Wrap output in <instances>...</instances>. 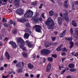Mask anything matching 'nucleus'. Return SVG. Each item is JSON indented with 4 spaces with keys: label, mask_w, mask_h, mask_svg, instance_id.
I'll list each match as a JSON object with an SVG mask.
<instances>
[{
    "label": "nucleus",
    "mask_w": 78,
    "mask_h": 78,
    "mask_svg": "<svg viewBox=\"0 0 78 78\" xmlns=\"http://www.w3.org/2000/svg\"><path fill=\"white\" fill-rule=\"evenodd\" d=\"M16 39L17 42L19 43V44H20V48H22L23 50H24V51H27V50L26 47H24L25 46V44H26L30 48H32L33 47V45L31 44L28 41H26V42H25L22 38L20 37L16 38Z\"/></svg>",
    "instance_id": "1"
},
{
    "label": "nucleus",
    "mask_w": 78,
    "mask_h": 78,
    "mask_svg": "<svg viewBox=\"0 0 78 78\" xmlns=\"http://www.w3.org/2000/svg\"><path fill=\"white\" fill-rule=\"evenodd\" d=\"M33 12L32 11L30 10H29L27 11L26 13L24 14V17H27V18H29V17H31L33 16Z\"/></svg>",
    "instance_id": "2"
},
{
    "label": "nucleus",
    "mask_w": 78,
    "mask_h": 78,
    "mask_svg": "<svg viewBox=\"0 0 78 78\" xmlns=\"http://www.w3.org/2000/svg\"><path fill=\"white\" fill-rule=\"evenodd\" d=\"M46 25L49 26L50 27H51L55 25V23L54 22L51 18H49L46 23Z\"/></svg>",
    "instance_id": "3"
},
{
    "label": "nucleus",
    "mask_w": 78,
    "mask_h": 78,
    "mask_svg": "<svg viewBox=\"0 0 78 78\" xmlns=\"http://www.w3.org/2000/svg\"><path fill=\"white\" fill-rule=\"evenodd\" d=\"M51 52V51L50 50L47 49H44L41 50V54H44V55H49Z\"/></svg>",
    "instance_id": "4"
},
{
    "label": "nucleus",
    "mask_w": 78,
    "mask_h": 78,
    "mask_svg": "<svg viewBox=\"0 0 78 78\" xmlns=\"http://www.w3.org/2000/svg\"><path fill=\"white\" fill-rule=\"evenodd\" d=\"M39 17V14H36L35 16L34 17H33L32 19V20L35 23H38V21L37 19V18Z\"/></svg>",
    "instance_id": "5"
},
{
    "label": "nucleus",
    "mask_w": 78,
    "mask_h": 78,
    "mask_svg": "<svg viewBox=\"0 0 78 78\" xmlns=\"http://www.w3.org/2000/svg\"><path fill=\"white\" fill-rule=\"evenodd\" d=\"M34 28L35 29V31L38 33L41 32V27L39 25H36L34 27Z\"/></svg>",
    "instance_id": "6"
},
{
    "label": "nucleus",
    "mask_w": 78,
    "mask_h": 78,
    "mask_svg": "<svg viewBox=\"0 0 78 78\" xmlns=\"http://www.w3.org/2000/svg\"><path fill=\"white\" fill-rule=\"evenodd\" d=\"M16 13L19 15H22L23 14V10L22 9H17L16 12Z\"/></svg>",
    "instance_id": "7"
},
{
    "label": "nucleus",
    "mask_w": 78,
    "mask_h": 78,
    "mask_svg": "<svg viewBox=\"0 0 78 78\" xmlns=\"http://www.w3.org/2000/svg\"><path fill=\"white\" fill-rule=\"evenodd\" d=\"M9 44L12 45L13 48H17V45L15 42L10 41L9 42Z\"/></svg>",
    "instance_id": "8"
},
{
    "label": "nucleus",
    "mask_w": 78,
    "mask_h": 78,
    "mask_svg": "<svg viewBox=\"0 0 78 78\" xmlns=\"http://www.w3.org/2000/svg\"><path fill=\"white\" fill-rule=\"evenodd\" d=\"M63 16L64 17L66 21L68 22H69V17L68 16V13H64L63 14Z\"/></svg>",
    "instance_id": "9"
},
{
    "label": "nucleus",
    "mask_w": 78,
    "mask_h": 78,
    "mask_svg": "<svg viewBox=\"0 0 78 78\" xmlns=\"http://www.w3.org/2000/svg\"><path fill=\"white\" fill-rule=\"evenodd\" d=\"M17 21L18 22H25L27 21V20L25 18H22L21 19H17Z\"/></svg>",
    "instance_id": "10"
},
{
    "label": "nucleus",
    "mask_w": 78,
    "mask_h": 78,
    "mask_svg": "<svg viewBox=\"0 0 78 78\" xmlns=\"http://www.w3.org/2000/svg\"><path fill=\"white\" fill-rule=\"evenodd\" d=\"M14 3L15 6H19L20 5V0H14Z\"/></svg>",
    "instance_id": "11"
},
{
    "label": "nucleus",
    "mask_w": 78,
    "mask_h": 78,
    "mask_svg": "<svg viewBox=\"0 0 78 78\" xmlns=\"http://www.w3.org/2000/svg\"><path fill=\"white\" fill-rule=\"evenodd\" d=\"M51 64L49 63L47 66V68L46 69L47 72H50V69H51Z\"/></svg>",
    "instance_id": "12"
},
{
    "label": "nucleus",
    "mask_w": 78,
    "mask_h": 78,
    "mask_svg": "<svg viewBox=\"0 0 78 78\" xmlns=\"http://www.w3.org/2000/svg\"><path fill=\"white\" fill-rule=\"evenodd\" d=\"M58 23L59 25H60V26H61V25H62V18L61 17H58Z\"/></svg>",
    "instance_id": "13"
},
{
    "label": "nucleus",
    "mask_w": 78,
    "mask_h": 78,
    "mask_svg": "<svg viewBox=\"0 0 78 78\" xmlns=\"http://www.w3.org/2000/svg\"><path fill=\"white\" fill-rule=\"evenodd\" d=\"M5 55L7 59H8L9 60V59H10V55H9V53H8V52L6 51L5 52Z\"/></svg>",
    "instance_id": "14"
},
{
    "label": "nucleus",
    "mask_w": 78,
    "mask_h": 78,
    "mask_svg": "<svg viewBox=\"0 0 78 78\" xmlns=\"http://www.w3.org/2000/svg\"><path fill=\"white\" fill-rule=\"evenodd\" d=\"M27 66L30 69H32L34 68V66L31 63H29L27 65Z\"/></svg>",
    "instance_id": "15"
},
{
    "label": "nucleus",
    "mask_w": 78,
    "mask_h": 78,
    "mask_svg": "<svg viewBox=\"0 0 78 78\" xmlns=\"http://www.w3.org/2000/svg\"><path fill=\"white\" fill-rule=\"evenodd\" d=\"M66 30H64L62 32V33H61L60 35V37H63L64 35L66 34Z\"/></svg>",
    "instance_id": "16"
},
{
    "label": "nucleus",
    "mask_w": 78,
    "mask_h": 78,
    "mask_svg": "<svg viewBox=\"0 0 78 78\" xmlns=\"http://www.w3.org/2000/svg\"><path fill=\"white\" fill-rule=\"evenodd\" d=\"M30 35L28 33H26L24 35V38L25 39H28Z\"/></svg>",
    "instance_id": "17"
},
{
    "label": "nucleus",
    "mask_w": 78,
    "mask_h": 78,
    "mask_svg": "<svg viewBox=\"0 0 78 78\" xmlns=\"http://www.w3.org/2000/svg\"><path fill=\"white\" fill-rule=\"evenodd\" d=\"M22 55L23 56V57L25 58H28V54L26 52H23L22 53Z\"/></svg>",
    "instance_id": "18"
},
{
    "label": "nucleus",
    "mask_w": 78,
    "mask_h": 78,
    "mask_svg": "<svg viewBox=\"0 0 78 78\" xmlns=\"http://www.w3.org/2000/svg\"><path fill=\"white\" fill-rule=\"evenodd\" d=\"M44 46L46 48L49 47H50V43L48 42H45Z\"/></svg>",
    "instance_id": "19"
},
{
    "label": "nucleus",
    "mask_w": 78,
    "mask_h": 78,
    "mask_svg": "<svg viewBox=\"0 0 78 78\" xmlns=\"http://www.w3.org/2000/svg\"><path fill=\"white\" fill-rule=\"evenodd\" d=\"M21 64V62H18L16 65V67L18 68H22V66L20 65Z\"/></svg>",
    "instance_id": "20"
},
{
    "label": "nucleus",
    "mask_w": 78,
    "mask_h": 78,
    "mask_svg": "<svg viewBox=\"0 0 78 78\" xmlns=\"http://www.w3.org/2000/svg\"><path fill=\"white\" fill-rule=\"evenodd\" d=\"M72 24L74 27H76L77 26V24L76 23V21L74 20L72 21Z\"/></svg>",
    "instance_id": "21"
},
{
    "label": "nucleus",
    "mask_w": 78,
    "mask_h": 78,
    "mask_svg": "<svg viewBox=\"0 0 78 78\" xmlns=\"http://www.w3.org/2000/svg\"><path fill=\"white\" fill-rule=\"evenodd\" d=\"M65 39L67 40V41H72L73 38H72V37H69L68 38L66 37Z\"/></svg>",
    "instance_id": "22"
},
{
    "label": "nucleus",
    "mask_w": 78,
    "mask_h": 78,
    "mask_svg": "<svg viewBox=\"0 0 78 78\" xmlns=\"http://www.w3.org/2000/svg\"><path fill=\"white\" fill-rule=\"evenodd\" d=\"M17 70H16L17 72H18V73H21V72H22V69L20 68H17Z\"/></svg>",
    "instance_id": "23"
},
{
    "label": "nucleus",
    "mask_w": 78,
    "mask_h": 78,
    "mask_svg": "<svg viewBox=\"0 0 78 78\" xmlns=\"http://www.w3.org/2000/svg\"><path fill=\"white\" fill-rule=\"evenodd\" d=\"M62 47V44H61L57 48V51H61V49H60Z\"/></svg>",
    "instance_id": "24"
},
{
    "label": "nucleus",
    "mask_w": 78,
    "mask_h": 78,
    "mask_svg": "<svg viewBox=\"0 0 78 78\" xmlns=\"http://www.w3.org/2000/svg\"><path fill=\"white\" fill-rule=\"evenodd\" d=\"M48 61H50V62H52L53 60V59L52 57H49L48 58Z\"/></svg>",
    "instance_id": "25"
},
{
    "label": "nucleus",
    "mask_w": 78,
    "mask_h": 78,
    "mask_svg": "<svg viewBox=\"0 0 78 78\" xmlns=\"http://www.w3.org/2000/svg\"><path fill=\"white\" fill-rule=\"evenodd\" d=\"M74 65L72 64H70L69 65V68H70V69H72V68H73L74 67Z\"/></svg>",
    "instance_id": "26"
},
{
    "label": "nucleus",
    "mask_w": 78,
    "mask_h": 78,
    "mask_svg": "<svg viewBox=\"0 0 78 78\" xmlns=\"http://www.w3.org/2000/svg\"><path fill=\"white\" fill-rule=\"evenodd\" d=\"M24 31L25 32H28L29 33H31V32L28 29H26L24 30Z\"/></svg>",
    "instance_id": "27"
},
{
    "label": "nucleus",
    "mask_w": 78,
    "mask_h": 78,
    "mask_svg": "<svg viewBox=\"0 0 78 78\" xmlns=\"http://www.w3.org/2000/svg\"><path fill=\"white\" fill-rule=\"evenodd\" d=\"M49 14L50 16H52L53 14H54V12L52 10H51L49 12Z\"/></svg>",
    "instance_id": "28"
},
{
    "label": "nucleus",
    "mask_w": 78,
    "mask_h": 78,
    "mask_svg": "<svg viewBox=\"0 0 78 78\" xmlns=\"http://www.w3.org/2000/svg\"><path fill=\"white\" fill-rule=\"evenodd\" d=\"M70 48H72L73 47V45L74 44L73 43V42H70Z\"/></svg>",
    "instance_id": "29"
},
{
    "label": "nucleus",
    "mask_w": 78,
    "mask_h": 78,
    "mask_svg": "<svg viewBox=\"0 0 78 78\" xmlns=\"http://www.w3.org/2000/svg\"><path fill=\"white\" fill-rule=\"evenodd\" d=\"M17 30L16 29L12 31L13 33V34H17Z\"/></svg>",
    "instance_id": "30"
},
{
    "label": "nucleus",
    "mask_w": 78,
    "mask_h": 78,
    "mask_svg": "<svg viewBox=\"0 0 78 78\" xmlns=\"http://www.w3.org/2000/svg\"><path fill=\"white\" fill-rule=\"evenodd\" d=\"M62 50L63 51H65V52H67V51H68V50L66 49V48H64Z\"/></svg>",
    "instance_id": "31"
},
{
    "label": "nucleus",
    "mask_w": 78,
    "mask_h": 78,
    "mask_svg": "<svg viewBox=\"0 0 78 78\" xmlns=\"http://www.w3.org/2000/svg\"><path fill=\"white\" fill-rule=\"evenodd\" d=\"M31 5H33V6H35L37 5V2H33L32 4H31Z\"/></svg>",
    "instance_id": "32"
},
{
    "label": "nucleus",
    "mask_w": 78,
    "mask_h": 78,
    "mask_svg": "<svg viewBox=\"0 0 78 78\" xmlns=\"http://www.w3.org/2000/svg\"><path fill=\"white\" fill-rule=\"evenodd\" d=\"M70 32L71 34V35H73V29L72 28H71L70 29Z\"/></svg>",
    "instance_id": "33"
},
{
    "label": "nucleus",
    "mask_w": 78,
    "mask_h": 78,
    "mask_svg": "<svg viewBox=\"0 0 78 78\" xmlns=\"http://www.w3.org/2000/svg\"><path fill=\"white\" fill-rule=\"evenodd\" d=\"M3 22H4V23H5V22H7V20L6 19H5V18H4L3 20Z\"/></svg>",
    "instance_id": "34"
},
{
    "label": "nucleus",
    "mask_w": 78,
    "mask_h": 78,
    "mask_svg": "<svg viewBox=\"0 0 78 78\" xmlns=\"http://www.w3.org/2000/svg\"><path fill=\"white\" fill-rule=\"evenodd\" d=\"M51 39L52 41H55L56 40V37H51Z\"/></svg>",
    "instance_id": "35"
},
{
    "label": "nucleus",
    "mask_w": 78,
    "mask_h": 78,
    "mask_svg": "<svg viewBox=\"0 0 78 78\" xmlns=\"http://www.w3.org/2000/svg\"><path fill=\"white\" fill-rule=\"evenodd\" d=\"M13 73V74H15V72H14L13 71H12L11 72H8V73L10 75H11V74H12V73Z\"/></svg>",
    "instance_id": "36"
},
{
    "label": "nucleus",
    "mask_w": 78,
    "mask_h": 78,
    "mask_svg": "<svg viewBox=\"0 0 78 78\" xmlns=\"http://www.w3.org/2000/svg\"><path fill=\"white\" fill-rule=\"evenodd\" d=\"M26 26L27 27H30V23H26Z\"/></svg>",
    "instance_id": "37"
},
{
    "label": "nucleus",
    "mask_w": 78,
    "mask_h": 78,
    "mask_svg": "<svg viewBox=\"0 0 78 78\" xmlns=\"http://www.w3.org/2000/svg\"><path fill=\"white\" fill-rule=\"evenodd\" d=\"M61 55L62 56H65L66 55V53L64 52H63L61 54Z\"/></svg>",
    "instance_id": "38"
},
{
    "label": "nucleus",
    "mask_w": 78,
    "mask_h": 78,
    "mask_svg": "<svg viewBox=\"0 0 78 78\" xmlns=\"http://www.w3.org/2000/svg\"><path fill=\"white\" fill-rule=\"evenodd\" d=\"M52 57L55 58H57V55H52Z\"/></svg>",
    "instance_id": "39"
},
{
    "label": "nucleus",
    "mask_w": 78,
    "mask_h": 78,
    "mask_svg": "<svg viewBox=\"0 0 78 78\" xmlns=\"http://www.w3.org/2000/svg\"><path fill=\"white\" fill-rule=\"evenodd\" d=\"M9 76V75H7L6 76H5L4 75H3L2 76V78H7Z\"/></svg>",
    "instance_id": "40"
},
{
    "label": "nucleus",
    "mask_w": 78,
    "mask_h": 78,
    "mask_svg": "<svg viewBox=\"0 0 78 78\" xmlns=\"http://www.w3.org/2000/svg\"><path fill=\"white\" fill-rule=\"evenodd\" d=\"M0 70H2V71H3V70H4V67H3V66L1 67L0 68Z\"/></svg>",
    "instance_id": "41"
},
{
    "label": "nucleus",
    "mask_w": 78,
    "mask_h": 78,
    "mask_svg": "<svg viewBox=\"0 0 78 78\" xmlns=\"http://www.w3.org/2000/svg\"><path fill=\"white\" fill-rule=\"evenodd\" d=\"M41 17L43 18V19H45V17L44 16V13L42 14L41 15Z\"/></svg>",
    "instance_id": "42"
},
{
    "label": "nucleus",
    "mask_w": 78,
    "mask_h": 78,
    "mask_svg": "<svg viewBox=\"0 0 78 78\" xmlns=\"http://www.w3.org/2000/svg\"><path fill=\"white\" fill-rule=\"evenodd\" d=\"M4 26L5 27H8V24H6V23H5L4 24Z\"/></svg>",
    "instance_id": "43"
},
{
    "label": "nucleus",
    "mask_w": 78,
    "mask_h": 78,
    "mask_svg": "<svg viewBox=\"0 0 78 78\" xmlns=\"http://www.w3.org/2000/svg\"><path fill=\"white\" fill-rule=\"evenodd\" d=\"M64 6L65 7V8H68V4H64Z\"/></svg>",
    "instance_id": "44"
},
{
    "label": "nucleus",
    "mask_w": 78,
    "mask_h": 78,
    "mask_svg": "<svg viewBox=\"0 0 78 78\" xmlns=\"http://www.w3.org/2000/svg\"><path fill=\"white\" fill-rule=\"evenodd\" d=\"M8 39L9 38H8V37H6L5 39L4 40V41H8Z\"/></svg>",
    "instance_id": "45"
},
{
    "label": "nucleus",
    "mask_w": 78,
    "mask_h": 78,
    "mask_svg": "<svg viewBox=\"0 0 78 78\" xmlns=\"http://www.w3.org/2000/svg\"><path fill=\"white\" fill-rule=\"evenodd\" d=\"M74 4L75 5H78V1H76L74 2Z\"/></svg>",
    "instance_id": "46"
},
{
    "label": "nucleus",
    "mask_w": 78,
    "mask_h": 78,
    "mask_svg": "<svg viewBox=\"0 0 78 78\" xmlns=\"http://www.w3.org/2000/svg\"><path fill=\"white\" fill-rule=\"evenodd\" d=\"M74 56H76V57H77L78 56V53H76L74 55Z\"/></svg>",
    "instance_id": "47"
},
{
    "label": "nucleus",
    "mask_w": 78,
    "mask_h": 78,
    "mask_svg": "<svg viewBox=\"0 0 78 78\" xmlns=\"http://www.w3.org/2000/svg\"><path fill=\"white\" fill-rule=\"evenodd\" d=\"M25 76L26 77H28L29 76V75H28V74L26 73L25 74Z\"/></svg>",
    "instance_id": "48"
},
{
    "label": "nucleus",
    "mask_w": 78,
    "mask_h": 78,
    "mask_svg": "<svg viewBox=\"0 0 78 78\" xmlns=\"http://www.w3.org/2000/svg\"><path fill=\"white\" fill-rule=\"evenodd\" d=\"M68 1H65L64 2V5H67V3H68Z\"/></svg>",
    "instance_id": "49"
},
{
    "label": "nucleus",
    "mask_w": 78,
    "mask_h": 78,
    "mask_svg": "<svg viewBox=\"0 0 78 78\" xmlns=\"http://www.w3.org/2000/svg\"><path fill=\"white\" fill-rule=\"evenodd\" d=\"M71 72H74V71H75V70L73 69H71L70 70Z\"/></svg>",
    "instance_id": "50"
},
{
    "label": "nucleus",
    "mask_w": 78,
    "mask_h": 78,
    "mask_svg": "<svg viewBox=\"0 0 78 78\" xmlns=\"http://www.w3.org/2000/svg\"><path fill=\"white\" fill-rule=\"evenodd\" d=\"M66 57H64L63 58H62V62H63L64 60H66Z\"/></svg>",
    "instance_id": "51"
},
{
    "label": "nucleus",
    "mask_w": 78,
    "mask_h": 78,
    "mask_svg": "<svg viewBox=\"0 0 78 78\" xmlns=\"http://www.w3.org/2000/svg\"><path fill=\"white\" fill-rule=\"evenodd\" d=\"M13 62L14 63V64H16V63H17V61L16 60H14L13 61Z\"/></svg>",
    "instance_id": "52"
},
{
    "label": "nucleus",
    "mask_w": 78,
    "mask_h": 78,
    "mask_svg": "<svg viewBox=\"0 0 78 78\" xmlns=\"http://www.w3.org/2000/svg\"><path fill=\"white\" fill-rule=\"evenodd\" d=\"M43 62H44H44H45V61H46V59L45 58H43Z\"/></svg>",
    "instance_id": "53"
},
{
    "label": "nucleus",
    "mask_w": 78,
    "mask_h": 78,
    "mask_svg": "<svg viewBox=\"0 0 78 78\" xmlns=\"http://www.w3.org/2000/svg\"><path fill=\"white\" fill-rule=\"evenodd\" d=\"M2 4V5H6V4H2V1L0 0V6H1V5Z\"/></svg>",
    "instance_id": "54"
},
{
    "label": "nucleus",
    "mask_w": 78,
    "mask_h": 78,
    "mask_svg": "<svg viewBox=\"0 0 78 78\" xmlns=\"http://www.w3.org/2000/svg\"><path fill=\"white\" fill-rule=\"evenodd\" d=\"M0 39L1 41H2V40H3V37H2V36H0Z\"/></svg>",
    "instance_id": "55"
},
{
    "label": "nucleus",
    "mask_w": 78,
    "mask_h": 78,
    "mask_svg": "<svg viewBox=\"0 0 78 78\" xmlns=\"http://www.w3.org/2000/svg\"><path fill=\"white\" fill-rule=\"evenodd\" d=\"M66 71V70H63V71L62 72L61 74H62V73H64V72H65Z\"/></svg>",
    "instance_id": "56"
},
{
    "label": "nucleus",
    "mask_w": 78,
    "mask_h": 78,
    "mask_svg": "<svg viewBox=\"0 0 78 78\" xmlns=\"http://www.w3.org/2000/svg\"><path fill=\"white\" fill-rule=\"evenodd\" d=\"M2 2H5V3H6V2H7L8 0H2Z\"/></svg>",
    "instance_id": "57"
},
{
    "label": "nucleus",
    "mask_w": 78,
    "mask_h": 78,
    "mask_svg": "<svg viewBox=\"0 0 78 78\" xmlns=\"http://www.w3.org/2000/svg\"><path fill=\"white\" fill-rule=\"evenodd\" d=\"M10 22L11 24H13V21H12V20H10Z\"/></svg>",
    "instance_id": "58"
},
{
    "label": "nucleus",
    "mask_w": 78,
    "mask_h": 78,
    "mask_svg": "<svg viewBox=\"0 0 78 78\" xmlns=\"http://www.w3.org/2000/svg\"><path fill=\"white\" fill-rule=\"evenodd\" d=\"M40 77V75L39 74H38L37 76V78H39Z\"/></svg>",
    "instance_id": "59"
},
{
    "label": "nucleus",
    "mask_w": 78,
    "mask_h": 78,
    "mask_svg": "<svg viewBox=\"0 0 78 78\" xmlns=\"http://www.w3.org/2000/svg\"><path fill=\"white\" fill-rule=\"evenodd\" d=\"M21 64L23 66H24V63L23 62H22Z\"/></svg>",
    "instance_id": "60"
},
{
    "label": "nucleus",
    "mask_w": 78,
    "mask_h": 78,
    "mask_svg": "<svg viewBox=\"0 0 78 78\" xmlns=\"http://www.w3.org/2000/svg\"><path fill=\"white\" fill-rule=\"evenodd\" d=\"M30 76L31 78H33V77H34V75H33V74H31L30 75Z\"/></svg>",
    "instance_id": "61"
},
{
    "label": "nucleus",
    "mask_w": 78,
    "mask_h": 78,
    "mask_svg": "<svg viewBox=\"0 0 78 78\" xmlns=\"http://www.w3.org/2000/svg\"><path fill=\"white\" fill-rule=\"evenodd\" d=\"M39 20H40V21H42V18L40 17L39 18Z\"/></svg>",
    "instance_id": "62"
},
{
    "label": "nucleus",
    "mask_w": 78,
    "mask_h": 78,
    "mask_svg": "<svg viewBox=\"0 0 78 78\" xmlns=\"http://www.w3.org/2000/svg\"><path fill=\"white\" fill-rule=\"evenodd\" d=\"M67 78H72L71 77V76H70L69 75L67 76Z\"/></svg>",
    "instance_id": "63"
},
{
    "label": "nucleus",
    "mask_w": 78,
    "mask_h": 78,
    "mask_svg": "<svg viewBox=\"0 0 78 78\" xmlns=\"http://www.w3.org/2000/svg\"><path fill=\"white\" fill-rule=\"evenodd\" d=\"M4 67H7V66H8V65L6 64H4Z\"/></svg>",
    "instance_id": "64"
}]
</instances>
